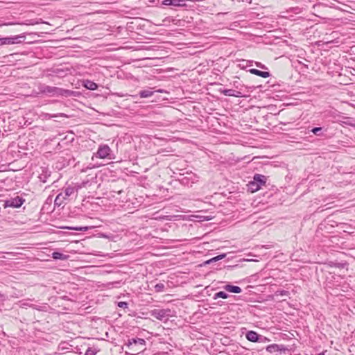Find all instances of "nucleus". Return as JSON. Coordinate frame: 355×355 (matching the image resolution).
Wrapping results in <instances>:
<instances>
[{
  "label": "nucleus",
  "instance_id": "nucleus-11",
  "mask_svg": "<svg viewBox=\"0 0 355 355\" xmlns=\"http://www.w3.org/2000/svg\"><path fill=\"white\" fill-rule=\"evenodd\" d=\"M253 180L259 185V188L261 189V186L265 185L267 178L263 175L255 174Z\"/></svg>",
  "mask_w": 355,
  "mask_h": 355
},
{
  "label": "nucleus",
  "instance_id": "nucleus-14",
  "mask_svg": "<svg viewBox=\"0 0 355 355\" xmlns=\"http://www.w3.org/2000/svg\"><path fill=\"white\" fill-rule=\"evenodd\" d=\"M248 71L252 74H254L262 78H268L270 76V72L260 71L257 69H250Z\"/></svg>",
  "mask_w": 355,
  "mask_h": 355
},
{
  "label": "nucleus",
  "instance_id": "nucleus-3",
  "mask_svg": "<svg viewBox=\"0 0 355 355\" xmlns=\"http://www.w3.org/2000/svg\"><path fill=\"white\" fill-rule=\"evenodd\" d=\"M146 345V340L143 338H129L126 343V346L129 350L135 352L136 353H139V352H142L143 349L140 347H137L139 345L144 347Z\"/></svg>",
  "mask_w": 355,
  "mask_h": 355
},
{
  "label": "nucleus",
  "instance_id": "nucleus-4",
  "mask_svg": "<svg viewBox=\"0 0 355 355\" xmlns=\"http://www.w3.org/2000/svg\"><path fill=\"white\" fill-rule=\"evenodd\" d=\"M74 193V188L71 187H67L63 192L60 193L55 198V205L60 206L63 201Z\"/></svg>",
  "mask_w": 355,
  "mask_h": 355
},
{
  "label": "nucleus",
  "instance_id": "nucleus-18",
  "mask_svg": "<svg viewBox=\"0 0 355 355\" xmlns=\"http://www.w3.org/2000/svg\"><path fill=\"white\" fill-rule=\"evenodd\" d=\"M69 257V255L62 254L59 252H53L52 253V258L56 260H67Z\"/></svg>",
  "mask_w": 355,
  "mask_h": 355
},
{
  "label": "nucleus",
  "instance_id": "nucleus-30",
  "mask_svg": "<svg viewBox=\"0 0 355 355\" xmlns=\"http://www.w3.org/2000/svg\"><path fill=\"white\" fill-rule=\"evenodd\" d=\"M234 86L236 88V89H239V90H240V89H241V91L243 90V87H244L243 85H241V83H239V82L237 81H234Z\"/></svg>",
  "mask_w": 355,
  "mask_h": 355
},
{
  "label": "nucleus",
  "instance_id": "nucleus-1",
  "mask_svg": "<svg viewBox=\"0 0 355 355\" xmlns=\"http://www.w3.org/2000/svg\"><path fill=\"white\" fill-rule=\"evenodd\" d=\"M39 94H46L49 96H71L73 92L56 87L40 85L38 86Z\"/></svg>",
  "mask_w": 355,
  "mask_h": 355
},
{
  "label": "nucleus",
  "instance_id": "nucleus-36",
  "mask_svg": "<svg viewBox=\"0 0 355 355\" xmlns=\"http://www.w3.org/2000/svg\"><path fill=\"white\" fill-rule=\"evenodd\" d=\"M329 113H330V112H324V116H329Z\"/></svg>",
  "mask_w": 355,
  "mask_h": 355
},
{
  "label": "nucleus",
  "instance_id": "nucleus-27",
  "mask_svg": "<svg viewBox=\"0 0 355 355\" xmlns=\"http://www.w3.org/2000/svg\"><path fill=\"white\" fill-rule=\"evenodd\" d=\"M118 306L123 309H127L128 307V304L126 302H119L117 304Z\"/></svg>",
  "mask_w": 355,
  "mask_h": 355
},
{
  "label": "nucleus",
  "instance_id": "nucleus-32",
  "mask_svg": "<svg viewBox=\"0 0 355 355\" xmlns=\"http://www.w3.org/2000/svg\"><path fill=\"white\" fill-rule=\"evenodd\" d=\"M256 66L259 67V68H261V69H266L265 65L262 64L261 62H256Z\"/></svg>",
  "mask_w": 355,
  "mask_h": 355
},
{
  "label": "nucleus",
  "instance_id": "nucleus-5",
  "mask_svg": "<svg viewBox=\"0 0 355 355\" xmlns=\"http://www.w3.org/2000/svg\"><path fill=\"white\" fill-rule=\"evenodd\" d=\"M25 200L20 196H15L14 198H10V199L6 200L4 202V207H13V208H19L20 207Z\"/></svg>",
  "mask_w": 355,
  "mask_h": 355
},
{
  "label": "nucleus",
  "instance_id": "nucleus-7",
  "mask_svg": "<svg viewBox=\"0 0 355 355\" xmlns=\"http://www.w3.org/2000/svg\"><path fill=\"white\" fill-rule=\"evenodd\" d=\"M8 44H17L24 42L26 36L23 34L6 37Z\"/></svg>",
  "mask_w": 355,
  "mask_h": 355
},
{
  "label": "nucleus",
  "instance_id": "nucleus-24",
  "mask_svg": "<svg viewBox=\"0 0 355 355\" xmlns=\"http://www.w3.org/2000/svg\"><path fill=\"white\" fill-rule=\"evenodd\" d=\"M67 229L72 230H76V231H87V230H88L89 227H67Z\"/></svg>",
  "mask_w": 355,
  "mask_h": 355
},
{
  "label": "nucleus",
  "instance_id": "nucleus-8",
  "mask_svg": "<svg viewBox=\"0 0 355 355\" xmlns=\"http://www.w3.org/2000/svg\"><path fill=\"white\" fill-rule=\"evenodd\" d=\"M222 93L227 96H234V97H244L245 95L240 90H236L232 89H227L222 91Z\"/></svg>",
  "mask_w": 355,
  "mask_h": 355
},
{
  "label": "nucleus",
  "instance_id": "nucleus-35",
  "mask_svg": "<svg viewBox=\"0 0 355 355\" xmlns=\"http://www.w3.org/2000/svg\"><path fill=\"white\" fill-rule=\"evenodd\" d=\"M60 71V69H56L53 70V73H58Z\"/></svg>",
  "mask_w": 355,
  "mask_h": 355
},
{
  "label": "nucleus",
  "instance_id": "nucleus-2",
  "mask_svg": "<svg viewBox=\"0 0 355 355\" xmlns=\"http://www.w3.org/2000/svg\"><path fill=\"white\" fill-rule=\"evenodd\" d=\"M150 315L161 321H167L173 316V311L169 309H154L150 311Z\"/></svg>",
  "mask_w": 355,
  "mask_h": 355
},
{
  "label": "nucleus",
  "instance_id": "nucleus-12",
  "mask_svg": "<svg viewBox=\"0 0 355 355\" xmlns=\"http://www.w3.org/2000/svg\"><path fill=\"white\" fill-rule=\"evenodd\" d=\"M180 182L182 184L187 187H191L194 183V179L193 178V175H190V176H184L181 179H180Z\"/></svg>",
  "mask_w": 355,
  "mask_h": 355
},
{
  "label": "nucleus",
  "instance_id": "nucleus-21",
  "mask_svg": "<svg viewBox=\"0 0 355 355\" xmlns=\"http://www.w3.org/2000/svg\"><path fill=\"white\" fill-rule=\"evenodd\" d=\"M248 189L251 191V192H255L260 189L259 188V185L254 181V180L250 182L248 184Z\"/></svg>",
  "mask_w": 355,
  "mask_h": 355
},
{
  "label": "nucleus",
  "instance_id": "nucleus-29",
  "mask_svg": "<svg viewBox=\"0 0 355 355\" xmlns=\"http://www.w3.org/2000/svg\"><path fill=\"white\" fill-rule=\"evenodd\" d=\"M85 355H96V352L92 348H88L85 354Z\"/></svg>",
  "mask_w": 355,
  "mask_h": 355
},
{
  "label": "nucleus",
  "instance_id": "nucleus-13",
  "mask_svg": "<svg viewBox=\"0 0 355 355\" xmlns=\"http://www.w3.org/2000/svg\"><path fill=\"white\" fill-rule=\"evenodd\" d=\"M223 288L230 293H241L242 290L239 286H234L231 284H226L223 286Z\"/></svg>",
  "mask_w": 355,
  "mask_h": 355
},
{
  "label": "nucleus",
  "instance_id": "nucleus-26",
  "mask_svg": "<svg viewBox=\"0 0 355 355\" xmlns=\"http://www.w3.org/2000/svg\"><path fill=\"white\" fill-rule=\"evenodd\" d=\"M164 288V284H162V283L157 284L155 286V291H157V292H162V291H163Z\"/></svg>",
  "mask_w": 355,
  "mask_h": 355
},
{
  "label": "nucleus",
  "instance_id": "nucleus-22",
  "mask_svg": "<svg viewBox=\"0 0 355 355\" xmlns=\"http://www.w3.org/2000/svg\"><path fill=\"white\" fill-rule=\"evenodd\" d=\"M311 132L317 136H323L322 128L315 127L311 129Z\"/></svg>",
  "mask_w": 355,
  "mask_h": 355
},
{
  "label": "nucleus",
  "instance_id": "nucleus-33",
  "mask_svg": "<svg viewBox=\"0 0 355 355\" xmlns=\"http://www.w3.org/2000/svg\"><path fill=\"white\" fill-rule=\"evenodd\" d=\"M46 115L49 116V119L52 118V117H57V116H58V114L51 115L49 114H47Z\"/></svg>",
  "mask_w": 355,
  "mask_h": 355
},
{
  "label": "nucleus",
  "instance_id": "nucleus-19",
  "mask_svg": "<svg viewBox=\"0 0 355 355\" xmlns=\"http://www.w3.org/2000/svg\"><path fill=\"white\" fill-rule=\"evenodd\" d=\"M154 92L150 89L141 90L139 92V95L141 98H148L153 96Z\"/></svg>",
  "mask_w": 355,
  "mask_h": 355
},
{
  "label": "nucleus",
  "instance_id": "nucleus-37",
  "mask_svg": "<svg viewBox=\"0 0 355 355\" xmlns=\"http://www.w3.org/2000/svg\"><path fill=\"white\" fill-rule=\"evenodd\" d=\"M317 355H324V352L319 353V354H318Z\"/></svg>",
  "mask_w": 355,
  "mask_h": 355
},
{
  "label": "nucleus",
  "instance_id": "nucleus-6",
  "mask_svg": "<svg viewBox=\"0 0 355 355\" xmlns=\"http://www.w3.org/2000/svg\"><path fill=\"white\" fill-rule=\"evenodd\" d=\"M110 152L111 149L107 145H101L99 146L96 155L101 159H104L109 157Z\"/></svg>",
  "mask_w": 355,
  "mask_h": 355
},
{
  "label": "nucleus",
  "instance_id": "nucleus-9",
  "mask_svg": "<svg viewBox=\"0 0 355 355\" xmlns=\"http://www.w3.org/2000/svg\"><path fill=\"white\" fill-rule=\"evenodd\" d=\"M162 4L174 7H182L186 5L184 0H164Z\"/></svg>",
  "mask_w": 355,
  "mask_h": 355
},
{
  "label": "nucleus",
  "instance_id": "nucleus-16",
  "mask_svg": "<svg viewBox=\"0 0 355 355\" xmlns=\"http://www.w3.org/2000/svg\"><path fill=\"white\" fill-rule=\"evenodd\" d=\"M283 349V345H279L277 344H272L266 347L267 352L270 353H273L275 352L281 351Z\"/></svg>",
  "mask_w": 355,
  "mask_h": 355
},
{
  "label": "nucleus",
  "instance_id": "nucleus-10",
  "mask_svg": "<svg viewBox=\"0 0 355 355\" xmlns=\"http://www.w3.org/2000/svg\"><path fill=\"white\" fill-rule=\"evenodd\" d=\"M245 338L248 340L252 343H257L259 338V334L254 331H248L245 334Z\"/></svg>",
  "mask_w": 355,
  "mask_h": 355
},
{
  "label": "nucleus",
  "instance_id": "nucleus-15",
  "mask_svg": "<svg viewBox=\"0 0 355 355\" xmlns=\"http://www.w3.org/2000/svg\"><path fill=\"white\" fill-rule=\"evenodd\" d=\"M83 86L89 90H96L98 89V85L93 81L86 80L83 82Z\"/></svg>",
  "mask_w": 355,
  "mask_h": 355
},
{
  "label": "nucleus",
  "instance_id": "nucleus-17",
  "mask_svg": "<svg viewBox=\"0 0 355 355\" xmlns=\"http://www.w3.org/2000/svg\"><path fill=\"white\" fill-rule=\"evenodd\" d=\"M51 175V172L49 171L47 169H43L42 173L40 174L39 179L41 182L45 183L47 182L48 178Z\"/></svg>",
  "mask_w": 355,
  "mask_h": 355
},
{
  "label": "nucleus",
  "instance_id": "nucleus-20",
  "mask_svg": "<svg viewBox=\"0 0 355 355\" xmlns=\"http://www.w3.org/2000/svg\"><path fill=\"white\" fill-rule=\"evenodd\" d=\"M229 295L225 291H219L214 295L213 299L217 300L218 298L227 299Z\"/></svg>",
  "mask_w": 355,
  "mask_h": 355
},
{
  "label": "nucleus",
  "instance_id": "nucleus-34",
  "mask_svg": "<svg viewBox=\"0 0 355 355\" xmlns=\"http://www.w3.org/2000/svg\"><path fill=\"white\" fill-rule=\"evenodd\" d=\"M213 263V262H212V261H211V259H209V260H207V261H205V262H204V264H205V265H207V264H210V263Z\"/></svg>",
  "mask_w": 355,
  "mask_h": 355
},
{
  "label": "nucleus",
  "instance_id": "nucleus-23",
  "mask_svg": "<svg viewBox=\"0 0 355 355\" xmlns=\"http://www.w3.org/2000/svg\"><path fill=\"white\" fill-rule=\"evenodd\" d=\"M289 295V292L286 290H278L275 292L276 296H288Z\"/></svg>",
  "mask_w": 355,
  "mask_h": 355
},
{
  "label": "nucleus",
  "instance_id": "nucleus-25",
  "mask_svg": "<svg viewBox=\"0 0 355 355\" xmlns=\"http://www.w3.org/2000/svg\"><path fill=\"white\" fill-rule=\"evenodd\" d=\"M225 257H226V254L223 253V254H219L216 257L211 258V261L216 262V261H218L219 260L224 259Z\"/></svg>",
  "mask_w": 355,
  "mask_h": 355
},
{
  "label": "nucleus",
  "instance_id": "nucleus-28",
  "mask_svg": "<svg viewBox=\"0 0 355 355\" xmlns=\"http://www.w3.org/2000/svg\"><path fill=\"white\" fill-rule=\"evenodd\" d=\"M268 341H270V340L268 338H267L266 337H265L263 336L259 335V341L257 343H266V342H268Z\"/></svg>",
  "mask_w": 355,
  "mask_h": 355
},
{
  "label": "nucleus",
  "instance_id": "nucleus-31",
  "mask_svg": "<svg viewBox=\"0 0 355 355\" xmlns=\"http://www.w3.org/2000/svg\"><path fill=\"white\" fill-rule=\"evenodd\" d=\"M6 44H8L6 37L0 38V46L6 45Z\"/></svg>",
  "mask_w": 355,
  "mask_h": 355
}]
</instances>
